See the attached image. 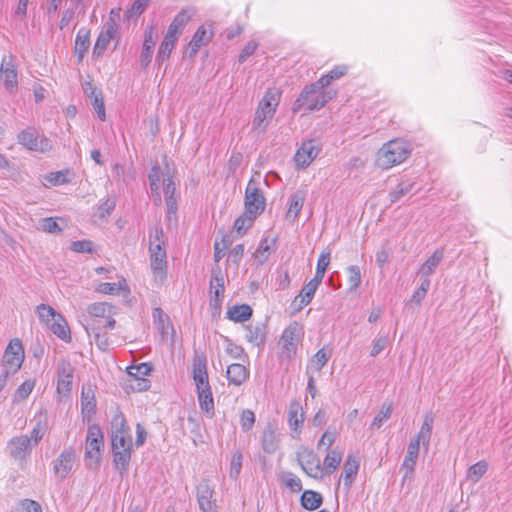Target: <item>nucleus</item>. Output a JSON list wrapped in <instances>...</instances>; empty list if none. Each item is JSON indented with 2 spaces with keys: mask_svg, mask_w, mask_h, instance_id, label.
<instances>
[{
  "mask_svg": "<svg viewBox=\"0 0 512 512\" xmlns=\"http://www.w3.org/2000/svg\"><path fill=\"white\" fill-rule=\"evenodd\" d=\"M411 150L407 142L394 139L385 143L377 152L376 164L382 169H389L404 162Z\"/></svg>",
  "mask_w": 512,
  "mask_h": 512,
  "instance_id": "1",
  "label": "nucleus"
},
{
  "mask_svg": "<svg viewBox=\"0 0 512 512\" xmlns=\"http://www.w3.org/2000/svg\"><path fill=\"white\" fill-rule=\"evenodd\" d=\"M164 232L162 227L156 226L149 233L150 265L154 273L163 274L167 266Z\"/></svg>",
  "mask_w": 512,
  "mask_h": 512,
  "instance_id": "2",
  "label": "nucleus"
},
{
  "mask_svg": "<svg viewBox=\"0 0 512 512\" xmlns=\"http://www.w3.org/2000/svg\"><path fill=\"white\" fill-rule=\"evenodd\" d=\"M321 87H315L314 83L306 86L300 96L293 104V111H299L303 107L308 110H318L322 108L329 100L332 99L330 92L321 91Z\"/></svg>",
  "mask_w": 512,
  "mask_h": 512,
  "instance_id": "3",
  "label": "nucleus"
},
{
  "mask_svg": "<svg viewBox=\"0 0 512 512\" xmlns=\"http://www.w3.org/2000/svg\"><path fill=\"white\" fill-rule=\"evenodd\" d=\"M111 428V449L132 450V438L129 427L126 425V420L121 412L114 415Z\"/></svg>",
  "mask_w": 512,
  "mask_h": 512,
  "instance_id": "4",
  "label": "nucleus"
},
{
  "mask_svg": "<svg viewBox=\"0 0 512 512\" xmlns=\"http://www.w3.org/2000/svg\"><path fill=\"white\" fill-rule=\"evenodd\" d=\"M104 446L103 433L98 425H91L87 431L85 461L89 468H96L100 463V450Z\"/></svg>",
  "mask_w": 512,
  "mask_h": 512,
  "instance_id": "5",
  "label": "nucleus"
},
{
  "mask_svg": "<svg viewBox=\"0 0 512 512\" xmlns=\"http://www.w3.org/2000/svg\"><path fill=\"white\" fill-rule=\"evenodd\" d=\"M17 142L30 151L45 153L52 150V141L38 133L34 127H27L17 135Z\"/></svg>",
  "mask_w": 512,
  "mask_h": 512,
  "instance_id": "6",
  "label": "nucleus"
},
{
  "mask_svg": "<svg viewBox=\"0 0 512 512\" xmlns=\"http://www.w3.org/2000/svg\"><path fill=\"white\" fill-rule=\"evenodd\" d=\"M266 207V199L263 192L258 187L254 177H252L245 189L244 209L247 215L258 217Z\"/></svg>",
  "mask_w": 512,
  "mask_h": 512,
  "instance_id": "7",
  "label": "nucleus"
},
{
  "mask_svg": "<svg viewBox=\"0 0 512 512\" xmlns=\"http://www.w3.org/2000/svg\"><path fill=\"white\" fill-rule=\"evenodd\" d=\"M296 459L307 476L314 479H322L323 468L321 466V461L319 456L315 454L313 450L301 448L296 453Z\"/></svg>",
  "mask_w": 512,
  "mask_h": 512,
  "instance_id": "8",
  "label": "nucleus"
},
{
  "mask_svg": "<svg viewBox=\"0 0 512 512\" xmlns=\"http://www.w3.org/2000/svg\"><path fill=\"white\" fill-rule=\"evenodd\" d=\"M24 348L22 342L15 338L6 347L2 359L4 369H9L10 374L16 373L24 361Z\"/></svg>",
  "mask_w": 512,
  "mask_h": 512,
  "instance_id": "9",
  "label": "nucleus"
},
{
  "mask_svg": "<svg viewBox=\"0 0 512 512\" xmlns=\"http://www.w3.org/2000/svg\"><path fill=\"white\" fill-rule=\"evenodd\" d=\"M301 332L302 326L298 322L291 323L283 331L280 344L282 345V353L286 358L291 359L295 356Z\"/></svg>",
  "mask_w": 512,
  "mask_h": 512,
  "instance_id": "10",
  "label": "nucleus"
},
{
  "mask_svg": "<svg viewBox=\"0 0 512 512\" xmlns=\"http://www.w3.org/2000/svg\"><path fill=\"white\" fill-rule=\"evenodd\" d=\"M57 392L68 395L72 389L74 367L67 359H61L57 365Z\"/></svg>",
  "mask_w": 512,
  "mask_h": 512,
  "instance_id": "11",
  "label": "nucleus"
},
{
  "mask_svg": "<svg viewBox=\"0 0 512 512\" xmlns=\"http://www.w3.org/2000/svg\"><path fill=\"white\" fill-rule=\"evenodd\" d=\"M196 496L199 508L202 512H217L214 489L209 485L207 480L197 485Z\"/></svg>",
  "mask_w": 512,
  "mask_h": 512,
  "instance_id": "12",
  "label": "nucleus"
},
{
  "mask_svg": "<svg viewBox=\"0 0 512 512\" xmlns=\"http://www.w3.org/2000/svg\"><path fill=\"white\" fill-rule=\"evenodd\" d=\"M0 78L6 90L13 92L18 86L17 68L11 55L4 56L0 66Z\"/></svg>",
  "mask_w": 512,
  "mask_h": 512,
  "instance_id": "13",
  "label": "nucleus"
},
{
  "mask_svg": "<svg viewBox=\"0 0 512 512\" xmlns=\"http://www.w3.org/2000/svg\"><path fill=\"white\" fill-rule=\"evenodd\" d=\"M31 438L21 435L12 438L7 444L9 455L16 460L25 459L31 452Z\"/></svg>",
  "mask_w": 512,
  "mask_h": 512,
  "instance_id": "14",
  "label": "nucleus"
},
{
  "mask_svg": "<svg viewBox=\"0 0 512 512\" xmlns=\"http://www.w3.org/2000/svg\"><path fill=\"white\" fill-rule=\"evenodd\" d=\"M75 461V452L72 449H65L54 462L53 470L55 475L63 480L71 472Z\"/></svg>",
  "mask_w": 512,
  "mask_h": 512,
  "instance_id": "15",
  "label": "nucleus"
},
{
  "mask_svg": "<svg viewBox=\"0 0 512 512\" xmlns=\"http://www.w3.org/2000/svg\"><path fill=\"white\" fill-rule=\"evenodd\" d=\"M113 13H114V11L112 10L111 16L105 24V30L99 34V36L96 40V43H95V46L93 49L94 55L100 56L106 50L107 45L109 44L114 33L116 32L117 25H116L114 19L112 18Z\"/></svg>",
  "mask_w": 512,
  "mask_h": 512,
  "instance_id": "16",
  "label": "nucleus"
},
{
  "mask_svg": "<svg viewBox=\"0 0 512 512\" xmlns=\"http://www.w3.org/2000/svg\"><path fill=\"white\" fill-rule=\"evenodd\" d=\"M303 422L304 412L301 404L298 401H292L288 409V424L293 432V438H297L301 433Z\"/></svg>",
  "mask_w": 512,
  "mask_h": 512,
  "instance_id": "17",
  "label": "nucleus"
},
{
  "mask_svg": "<svg viewBox=\"0 0 512 512\" xmlns=\"http://www.w3.org/2000/svg\"><path fill=\"white\" fill-rule=\"evenodd\" d=\"M194 11L189 8L182 9L173 19L171 24L168 27V30L165 35L169 36V38H173L175 40L178 39L179 35L182 33V30L186 26V24L190 21L193 16Z\"/></svg>",
  "mask_w": 512,
  "mask_h": 512,
  "instance_id": "18",
  "label": "nucleus"
},
{
  "mask_svg": "<svg viewBox=\"0 0 512 512\" xmlns=\"http://www.w3.org/2000/svg\"><path fill=\"white\" fill-rule=\"evenodd\" d=\"M419 454V446L416 441H410L407 447V454L401 466L404 471L403 480L411 479L415 470L416 462Z\"/></svg>",
  "mask_w": 512,
  "mask_h": 512,
  "instance_id": "19",
  "label": "nucleus"
},
{
  "mask_svg": "<svg viewBox=\"0 0 512 512\" xmlns=\"http://www.w3.org/2000/svg\"><path fill=\"white\" fill-rule=\"evenodd\" d=\"M319 149L312 140L304 142L295 154L297 166L307 167L318 155Z\"/></svg>",
  "mask_w": 512,
  "mask_h": 512,
  "instance_id": "20",
  "label": "nucleus"
},
{
  "mask_svg": "<svg viewBox=\"0 0 512 512\" xmlns=\"http://www.w3.org/2000/svg\"><path fill=\"white\" fill-rule=\"evenodd\" d=\"M245 329V338L248 342L256 346L264 345L267 334V326L264 322L251 323L247 325Z\"/></svg>",
  "mask_w": 512,
  "mask_h": 512,
  "instance_id": "21",
  "label": "nucleus"
},
{
  "mask_svg": "<svg viewBox=\"0 0 512 512\" xmlns=\"http://www.w3.org/2000/svg\"><path fill=\"white\" fill-rule=\"evenodd\" d=\"M226 377L229 384L240 386L249 378V370L244 365L233 363L227 367Z\"/></svg>",
  "mask_w": 512,
  "mask_h": 512,
  "instance_id": "22",
  "label": "nucleus"
},
{
  "mask_svg": "<svg viewBox=\"0 0 512 512\" xmlns=\"http://www.w3.org/2000/svg\"><path fill=\"white\" fill-rule=\"evenodd\" d=\"M156 40L157 34L153 31V27H149L145 32L143 49L140 55V63L142 66H148L151 62Z\"/></svg>",
  "mask_w": 512,
  "mask_h": 512,
  "instance_id": "23",
  "label": "nucleus"
},
{
  "mask_svg": "<svg viewBox=\"0 0 512 512\" xmlns=\"http://www.w3.org/2000/svg\"><path fill=\"white\" fill-rule=\"evenodd\" d=\"M279 101L280 92L277 89H268L258 106L266 111L268 117H273Z\"/></svg>",
  "mask_w": 512,
  "mask_h": 512,
  "instance_id": "24",
  "label": "nucleus"
},
{
  "mask_svg": "<svg viewBox=\"0 0 512 512\" xmlns=\"http://www.w3.org/2000/svg\"><path fill=\"white\" fill-rule=\"evenodd\" d=\"M47 326L61 340L66 342L71 341L68 323L60 313Z\"/></svg>",
  "mask_w": 512,
  "mask_h": 512,
  "instance_id": "25",
  "label": "nucleus"
},
{
  "mask_svg": "<svg viewBox=\"0 0 512 512\" xmlns=\"http://www.w3.org/2000/svg\"><path fill=\"white\" fill-rule=\"evenodd\" d=\"M433 423H434L433 416L431 414H426L424 416V420H423L422 426L420 428V431L410 441H416L418 446H420V443H422V445L427 448L429 445V442H430L431 435H432Z\"/></svg>",
  "mask_w": 512,
  "mask_h": 512,
  "instance_id": "26",
  "label": "nucleus"
},
{
  "mask_svg": "<svg viewBox=\"0 0 512 512\" xmlns=\"http://www.w3.org/2000/svg\"><path fill=\"white\" fill-rule=\"evenodd\" d=\"M115 469L123 477L128 473L132 450H112Z\"/></svg>",
  "mask_w": 512,
  "mask_h": 512,
  "instance_id": "27",
  "label": "nucleus"
},
{
  "mask_svg": "<svg viewBox=\"0 0 512 512\" xmlns=\"http://www.w3.org/2000/svg\"><path fill=\"white\" fill-rule=\"evenodd\" d=\"M305 199L306 191L304 190H297L294 194L291 195L290 205L286 213L287 219L294 221L298 217Z\"/></svg>",
  "mask_w": 512,
  "mask_h": 512,
  "instance_id": "28",
  "label": "nucleus"
},
{
  "mask_svg": "<svg viewBox=\"0 0 512 512\" xmlns=\"http://www.w3.org/2000/svg\"><path fill=\"white\" fill-rule=\"evenodd\" d=\"M359 469V461L356 457L348 455L344 465L341 477L343 478L344 485L349 487L354 481Z\"/></svg>",
  "mask_w": 512,
  "mask_h": 512,
  "instance_id": "29",
  "label": "nucleus"
},
{
  "mask_svg": "<svg viewBox=\"0 0 512 512\" xmlns=\"http://www.w3.org/2000/svg\"><path fill=\"white\" fill-rule=\"evenodd\" d=\"M300 501L304 509L314 511L322 505L323 497L316 491L305 490L301 495Z\"/></svg>",
  "mask_w": 512,
  "mask_h": 512,
  "instance_id": "30",
  "label": "nucleus"
},
{
  "mask_svg": "<svg viewBox=\"0 0 512 512\" xmlns=\"http://www.w3.org/2000/svg\"><path fill=\"white\" fill-rule=\"evenodd\" d=\"M443 259V251L436 250L420 267L419 274L422 278H428L431 275L441 260Z\"/></svg>",
  "mask_w": 512,
  "mask_h": 512,
  "instance_id": "31",
  "label": "nucleus"
},
{
  "mask_svg": "<svg viewBox=\"0 0 512 512\" xmlns=\"http://www.w3.org/2000/svg\"><path fill=\"white\" fill-rule=\"evenodd\" d=\"M348 71L346 65L335 66L329 73L323 75L318 81L314 82L315 87H321L322 89L328 86L333 80L343 77Z\"/></svg>",
  "mask_w": 512,
  "mask_h": 512,
  "instance_id": "32",
  "label": "nucleus"
},
{
  "mask_svg": "<svg viewBox=\"0 0 512 512\" xmlns=\"http://www.w3.org/2000/svg\"><path fill=\"white\" fill-rule=\"evenodd\" d=\"M252 316V308L247 304L235 305L227 311V317L234 322H245Z\"/></svg>",
  "mask_w": 512,
  "mask_h": 512,
  "instance_id": "33",
  "label": "nucleus"
},
{
  "mask_svg": "<svg viewBox=\"0 0 512 512\" xmlns=\"http://www.w3.org/2000/svg\"><path fill=\"white\" fill-rule=\"evenodd\" d=\"M279 440L274 429L268 425L262 433V447L266 453L272 454L278 448Z\"/></svg>",
  "mask_w": 512,
  "mask_h": 512,
  "instance_id": "34",
  "label": "nucleus"
},
{
  "mask_svg": "<svg viewBox=\"0 0 512 512\" xmlns=\"http://www.w3.org/2000/svg\"><path fill=\"white\" fill-rule=\"evenodd\" d=\"M192 376L193 380L208 376L207 358L203 353L195 352L192 360Z\"/></svg>",
  "mask_w": 512,
  "mask_h": 512,
  "instance_id": "35",
  "label": "nucleus"
},
{
  "mask_svg": "<svg viewBox=\"0 0 512 512\" xmlns=\"http://www.w3.org/2000/svg\"><path fill=\"white\" fill-rule=\"evenodd\" d=\"M90 46V31L81 28L75 40V53L78 55L79 60H82L84 54L88 51Z\"/></svg>",
  "mask_w": 512,
  "mask_h": 512,
  "instance_id": "36",
  "label": "nucleus"
},
{
  "mask_svg": "<svg viewBox=\"0 0 512 512\" xmlns=\"http://www.w3.org/2000/svg\"><path fill=\"white\" fill-rule=\"evenodd\" d=\"M200 409L208 416L214 415V400L211 389L197 392Z\"/></svg>",
  "mask_w": 512,
  "mask_h": 512,
  "instance_id": "37",
  "label": "nucleus"
},
{
  "mask_svg": "<svg viewBox=\"0 0 512 512\" xmlns=\"http://www.w3.org/2000/svg\"><path fill=\"white\" fill-rule=\"evenodd\" d=\"M210 292L214 294L211 302L218 303L224 296V280L221 272L213 273L210 281Z\"/></svg>",
  "mask_w": 512,
  "mask_h": 512,
  "instance_id": "38",
  "label": "nucleus"
},
{
  "mask_svg": "<svg viewBox=\"0 0 512 512\" xmlns=\"http://www.w3.org/2000/svg\"><path fill=\"white\" fill-rule=\"evenodd\" d=\"M35 420L36 424L32 429L30 438L31 441L33 440L35 444H38L48 429L47 414L41 412L35 417Z\"/></svg>",
  "mask_w": 512,
  "mask_h": 512,
  "instance_id": "39",
  "label": "nucleus"
},
{
  "mask_svg": "<svg viewBox=\"0 0 512 512\" xmlns=\"http://www.w3.org/2000/svg\"><path fill=\"white\" fill-rule=\"evenodd\" d=\"M81 406H82V414L90 415L95 412V399L94 393L90 386L87 388L83 386L82 394H81Z\"/></svg>",
  "mask_w": 512,
  "mask_h": 512,
  "instance_id": "40",
  "label": "nucleus"
},
{
  "mask_svg": "<svg viewBox=\"0 0 512 512\" xmlns=\"http://www.w3.org/2000/svg\"><path fill=\"white\" fill-rule=\"evenodd\" d=\"M342 461V452L337 449H333L328 452L323 462V472L326 474H331L341 463Z\"/></svg>",
  "mask_w": 512,
  "mask_h": 512,
  "instance_id": "41",
  "label": "nucleus"
},
{
  "mask_svg": "<svg viewBox=\"0 0 512 512\" xmlns=\"http://www.w3.org/2000/svg\"><path fill=\"white\" fill-rule=\"evenodd\" d=\"M330 356L331 353L329 350H326L325 348L318 350L311 358L310 364L307 367V372L309 369L320 371L326 365Z\"/></svg>",
  "mask_w": 512,
  "mask_h": 512,
  "instance_id": "42",
  "label": "nucleus"
},
{
  "mask_svg": "<svg viewBox=\"0 0 512 512\" xmlns=\"http://www.w3.org/2000/svg\"><path fill=\"white\" fill-rule=\"evenodd\" d=\"M176 41L177 40L169 38V36L165 35L163 41L159 46L158 53L156 56V61L159 65L170 57V54L175 46Z\"/></svg>",
  "mask_w": 512,
  "mask_h": 512,
  "instance_id": "43",
  "label": "nucleus"
},
{
  "mask_svg": "<svg viewBox=\"0 0 512 512\" xmlns=\"http://www.w3.org/2000/svg\"><path fill=\"white\" fill-rule=\"evenodd\" d=\"M88 96L92 99V105L101 121L106 118L105 107L103 97L100 92H97L95 87H90V93Z\"/></svg>",
  "mask_w": 512,
  "mask_h": 512,
  "instance_id": "44",
  "label": "nucleus"
},
{
  "mask_svg": "<svg viewBox=\"0 0 512 512\" xmlns=\"http://www.w3.org/2000/svg\"><path fill=\"white\" fill-rule=\"evenodd\" d=\"M488 463L484 460L479 461L469 467L467 471V479L472 483H477L487 472Z\"/></svg>",
  "mask_w": 512,
  "mask_h": 512,
  "instance_id": "45",
  "label": "nucleus"
},
{
  "mask_svg": "<svg viewBox=\"0 0 512 512\" xmlns=\"http://www.w3.org/2000/svg\"><path fill=\"white\" fill-rule=\"evenodd\" d=\"M281 481L288 489L294 493H298L302 490V482L300 478L292 472L282 473Z\"/></svg>",
  "mask_w": 512,
  "mask_h": 512,
  "instance_id": "46",
  "label": "nucleus"
},
{
  "mask_svg": "<svg viewBox=\"0 0 512 512\" xmlns=\"http://www.w3.org/2000/svg\"><path fill=\"white\" fill-rule=\"evenodd\" d=\"M256 217H252L251 215H247L246 211L242 215H240L234 222L235 231L243 235L254 223Z\"/></svg>",
  "mask_w": 512,
  "mask_h": 512,
  "instance_id": "47",
  "label": "nucleus"
},
{
  "mask_svg": "<svg viewBox=\"0 0 512 512\" xmlns=\"http://www.w3.org/2000/svg\"><path fill=\"white\" fill-rule=\"evenodd\" d=\"M111 307L106 303H93L88 307L91 319H104L110 314Z\"/></svg>",
  "mask_w": 512,
  "mask_h": 512,
  "instance_id": "48",
  "label": "nucleus"
},
{
  "mask_svg": "<svg viewBox=\"0 0 512 512\" xmlns=\"http://www.w3.org/2000/svg\"><path fill=\"white\" fill-rule=\"evenodd\" d=\"M273 117H268V114L265 110H262L259 106L257 108L254 120H253V128L257 130L259 133L265 132L268 121Z\"/></svg>",
  "mask_w": 512,
  "mask_h": 512,
  "instance_id": "49",
  "label": "nucleus"
},
{
  "mask_svg": "<svg viewBox=\"0 0 512 512\" xmlns=\"http://www.w3.org/2000/svg\"><path fill=\"white\" fill-rule=\"evenodd\" d=\"M391 414H392V405L391 404H383L381 407V410L374 417V419L371 423V428L379 429L382 426V424L390 418Z\"/></svg>",
  "mask_w": 512,
  "mask_h": 512,
  "instance_id": "50",
  "label": "nucleus"
},
{
  "mask_svg": "<svg viewBox=\"0 0 512 512\" xmlns=\"http://www.w3.org/2000/svg\"><path fill=\"white\" fill-rule=\"evenodd\" d=\"M347 281L350 290H355L360 286L361 283V270L357 265H350L346 269Z\"/></svg>",
  "mask_w": 512,
  "mask_h": 512,
  "instance_id": "51",
  "label": "nucleus"
},
{
  "mask_svg": "<svg viewBox=\"0 0 512 512\" xmlns=\"http://www.w3.org/2000/svg\"><path fill=\"white\" fill-rule=\"evenodd\" d=\"M36 312L41 322L48 325L59 314L51 306L40 304L36 307Z\"/></svg>",
  "mask_w": 512,
  "mask_h": 512,
  "instance_id": "52",
  "label": "nucleus"
},
{
  "mask_svg": "<svg viewBox=\"0 0 512 512\" xmlns=\"http://www.w3.org/2000/svg\"><path fill=\"white\" fill-rule=\"evenodd\" d=\"M212 38V32L208 35L204 26H200L194 33L191 43L195 47H202L206 45Z\"/></svg>",
  "mask_w": 512,
  "mask_h": 512,
  "instance_id": "53",
  "label": "nucleus"
},
{
  "mask_svg": "<svg viewBox=\"0 0 512 512\" xmlns=\"http://www.w3.org/2000/svg\"><path fill=\"white\" fill-rule=\"evenodd\" d=\"M243 456L240 451L233 453L230 461V478L236 480L241 472Z\"/></svg>",
  "mask_w": 512,
  "mask_h": 512,
  "instance_id": "54",
  "label": "nucleus"
},
{
  "mask_svg": "<svg viewBox=\"0 0 512 512\" xmlns=\"http://www.w3.org/2000/svg\"><path fill=\"white\" fill-rule=\"evenodd\" d=\"M35 382L33 380H26L15 391L14 402L23 401L28 398L34 388Z\"/></svg>",
  "mask_w": 512,
  "mask_h": 512,
  "instance_id": "55",
  "label": "nucleus"
},
{
  "mask_svg": "<svg viewBox=\"0 0 512 512\" xmlns=\"http://www.w3.org/2000/svg\"><path fill=\"white\" fill-rule=\"evenodd\" d=\"M413 188V183L411 182H401L398 184L397 188L390 192V202L394 203L397 202L401 197L408 194Z\"/></svg>",
  "mask_w": 512,
  "mask_h": 512,
  "instance_id": "56",
  "label": "nucleus"
},
{
  "mask_svg": "<svg viewBox=\"0 0 512 512\" xmlns=\"http://www.w3.org/2000/svg\"><path fill=\"white\" fill-rule=\"evenodd\" d=\"M152 370L148 363H141L139 365L130 366L127 368V373L130 378H143L147 376Z\"/></svg>",
  "mask_w": 512,
  "mask_h": 512,
  "instance_id": "57",
  "label": "nucleus"
},
{
  "mask_svg": "<svg viewBox=\"0 0 512 512\" xmlns=\"http://www.w3.org/2000/svg\"><path fill=\"white\" fill-rule=\"evenodd\" d=\"M67 174L68 170L51 172L45 176V180L53 186L66 184L69 182Z\"/></svg>",
  "mask_w": 512,
  "mask_h": 512,
  "instance_id": "58",
  "label": "nucleus"
},
{
  "mask_svg": "<svg viewBox=\"0 0 512 512\" xmlns=\"http://www.w3.org/2000/svg\"><path fill=\"white\" fill-rule=\"evenodd\" d=\"M149 0H136L133 2L130 9L126 12V17L128 19L130 18H137L140 14H142L145 10V8L148 5Z\"/></svg>",
  "mask_w": 512,
  "mask_h": 512,
  "instance_id": "59",
  "label": "nucleus"
},
{
  "mask_svg": "<svg viewBox=\"0 0 512 512\" xmlns=\"http://www.w3.org/2000/svg\"><path fill=\"white\" fill-rule=\"evenodd\" d=\"M430 287V280L429 278H423L420 287L413 293L411 297V302L416 303L419 305L421 301L424 299L427 291Z\"/></svg>",
  "mask_w": 512,
  "mask_h": 512,
  "instance_id": "60",
  "label": "nucleus"
},
{
  "mask_svg": "<svg viewBox=\"0 0 512 512\" xmlns=\"http://www.w3.org/2000/svg\"><path fill=\"white\" fill-rule=\"evenodd\" d=\"M128 387L137 392L146 391L150 387V381L143 377V378H129L128 380Z\"/></svg>",
  "mask_w": 512,
  "mask_h": 512,
  "instance_id": "61",
  "label": "nucleus"
},
{
  "mask_svg": "<svg viewBox=\"0 0 512 512\" xmlns=\"http://www.w3.org/2000/svg\"><path fill=\"white\" fill-rule=\"evenodd\" d=\"M225 342H226V347H225V351L227 352V354H229L232 358H235V359H239L241 358L245 353H244V349L233 343L230 339H228L227 337H225Z\"/></svg>",
  "mask_w": 512,
  "mask_h": 512,
  "instance_id": "62",
  "label": "nucleus"
},
{
  "mask_svg": "<svg viewBox=\"0 0 512 512\" xmlns=\"http://www.w3.org/2000/svg\"><path fill=\"white\" fill-rule=\"evenodd\" d=\"M71 249L77 253H92L93 242L90 240L74 241L71 244Z\"/></svg>",
  "mask_w": 512,
  "mask_h": 512,
  "instance_id": "63",
  "label": "nucleus"
},
{
  "mask_svg": "<svg viewBox=\"0 0 512 512\" xmlns=\"http://www.w3.org/2000/svg\"><path fill=\"white\" fill-rule=\"evenodd\" d=\"M255 423V414L253 411L246 409L241 414V427L244 431H249Z\"/></svg>",
  "mask_w": 512,
  "mask_h": 512,
  "instance_id": "64",
  "label": "nucleus"
}]
</instances>
